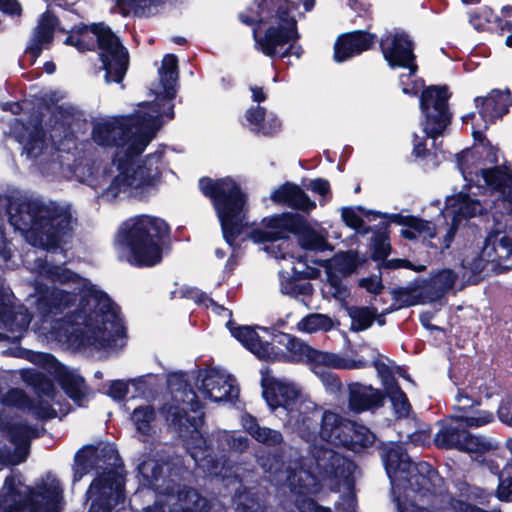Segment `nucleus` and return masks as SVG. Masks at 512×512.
<instances>
[{"label":"nucleus","instance_id":"4c0bfd02","mask_svg":"<svg viewBox=\"0 0 512 512\" xmlns=\"http://www.w3.org/2000/svg\"><path fill=\"white\" fill-rule=\"evenodd\" d=\"M156 414L152 406L145 404L135 408L131 415V420L136 431L144 436L150 435L155 423Z\"/></svg>","mask_w":512,"mask_h":512},{"label":"nucleus","instance_id":"e433bc0d","mask_svg":"<svg viewBox=\"0 0 512 512\" xmlns=\"http://www.w3.org/2000/svg\"><path fill=\"white\" fill-rule=\"evenodd\" d=\"M242 423L247 432L261 443L275 445L282 440V436L278 431L258 426L255 419L250 415L244 416Z\"/></svg>","mask_w":512,"mask_h":512},{"label":"nucleus","instance_id":"4be33fe9","mask_svg":"<svg viewBox=\"0 0 512 512\" xmlns=\"http://www.w3.org/2000/svg\"><path fill=\"white\" fill-rule=\"evenodd\" d=\"M262 334L248 326L230 327L231 334L259 359L273 360L276 353L270 343L271 334L265 328L258 327Z\"/></svg>","mask_w":512,"mask_h":512},{"label":"nucleus","instance_id":"69168bd1","mask_svg":"<svg viewBox=\"0 0 512 512\" xmlns=\"http://www.w3.org/2000/svg\"><path fill=\"white\" fill-rule=\"evenodd\" d=\"M58 158L59 156H56L54 157L53 156V159L51 160V162L48 164V166L46 167V161H45V158H41L40 161H39V165L42 167V170L44 173H57L60 169H62V167L60 166L59 162H58Z\"/></svg>","mask_w":512,"mask_h":512},{"label":"nucleus","instance_id":"a19ab883","mask_svg":"<svg viewBox=\"0 0 512 512\" xmlns=\"http://www.w3.org/2000/svg\"><path fill=\"white\" fill-rule=\"evenodd\" d=\"M280 337V341L283 342L286 346L292 360L298 362H308L314 350L312 347L300 339L291 337L287 334H283Z\"/></svg>","mask_w":512,"mask_h":512},{"label":"nucleus","instance_id":"49530a36","mask_svg":"<svg viewBox=\"0 0 512 512\" xmlns=\"http://www.w3.org/2000/svg\"><path fill=\"white\" fill-rule=\"evenodd\" d=\"M23 378L27 383L36 387L44 395L52 396L54 391L53 384L44 378L41 374L32 371H26L23 375Z\"/></svg>","mask_w":512,"mask_h":512},{"label":"nucleus","instance_id":"412c9836","mask_svg":"<svg viewBox=\"0 0 512 512\" xmlns=\"http://www.w3.org/2000/svg\"><path fill=\"white\" fill-rule=\"evenodd\" d=\"M435 443L442 448H456L471 454H481L492 448V443L473 436L454 424H447L435 436Z\"/></svg>","mask_w":512,"mask_h":512},{"label":"nucleus","instance_id":"a878e982","mask_svg":"<svg viewBox=\"0 0 512 512\" xmlns=\"http://www.w3.org/2000/svg\"><path fill=\"white\" fill-rule=\"evenodd\" d=\"M315 374H321L322 369H361L367 366V361L359 358H343L336 354L313 350L308 362Z\"/></svg>","mask_w":512,"mask_h":512},{"label":"nucleus","instance_id":"09e8293b","mask_svg":"<svg viewBox=\"0 0 512 512\" xmlns=\"http://www.w3.org/2000/svg\"><path fill=\"white\" fill-rule=\"evenodd\" d=\"M362 213L363 210L360 208H344L342 209L341 215L347 226L359 230L363 226Z\"/></svg>","mask_w":512,"mask_h":512},{"label":"nucleus","instance_id":"6e6d98bb","mask_svg":"<svg viewBox=\"0 0 512 512\" xmlns=\"http://www.w3.org/2000/svg\"><path fill=\"white\" fill-rule=\"evenodd\" d=\"M498 417L500 421L512 427V402L509 400L502 401L498 408Z\"/></svg>","mask_w":512,"mask_h":512},{"label":"nucleus","instance_id":"ea45409f","mask_svg":"<svg viewBox=\"0 0 512 512\" xmlns=\"http://www.w3.org/2000/svg\"><path fill=\"white\" fill-rule=\"evenodd\" d=\"M374 440V434L367 427L353 423V429L347 435V444H344L343 447L358 451L373 444Z\"/></svg>","mask_w":512,"mask_h":512},{"label":"nucleus","instance_id":"bf43d9fd","mask_svg":"<svg viewBox=\"0 0 512 512\" xmlns=\"http://www.w3.org/2000/svg\"><path fill=\"white\" fill-rule=\"evenodd\" d=\"M308 188L315 192V193H318L319 195H321L324 199H326L327 195L329 194L330 192V188H329V183L328 181L326 180H323V179H315V180H312L309 185H308Z\"/></svg>","mask_w":512,"mask_h":512},{"label":"nucleus","instance_id":"7c9ffc66","mask_svg":"<svg viewBox=\"0 0 512 512\" xmlns=\"http://www.w3.org/2000/svg\"><path fill=\"white\" fill-rule=\"evenodd\" d=\"M57 26V19L50 12H45L35 28L33 37L28 46V52L37 57L43 48H46L53 39V32Z\"/></svg>","mask_w":512,"mask_h":512},{"label":"nucleus","instance_id":"58836bf2","mask_svg":"<svg viewBox=\"0 0 512 512\" xmlns=\"http://www.w3.org/2000/svg\"><path fill=\"white\" fill-rule=\"evenodd\" d=\"M333 326L334 321L332 318L320 313L309 314L302 318L297 324L298 330L306 333L327 332L331 330Z\"/></svg>","mask_w":512,"mask_h":512},{"label":"nucleus","instance_id":"603ef678","mask_svg":"<svg viewBox=\"0 0 512 512\" xmlns=\"http://www.w3.org/2000/svg\"><path fill=\"white\" fill-rule=\"evenodd\" d=\"M222 437L236 451H242L247 446V439L235 433L223 432Z\"/></svg>","mask_w":512,"mask_h":512},{"label":"nucleus","instance_id":"f257e3e1","mask_svg":"<svg viewBox=\"0 0 512 512\" xmlns=\"http://www.w3.org/2000/svg\"><path fill=\"white\" fill-rule=\"evenodd\" d=\"M177 64L176 56H164L159 69V83L152 89L156 104H141L130 116L104 120L95 125V142L116 147L115 162L119 173L105 192L107 199L144 197L159 182L163 168L162 154H150L142 161L135 157L144 151L160 129V118L173 117L171 101L176 94Z\"/></svg>","mask_w":512,"mask_h":512},{"label":"nucleus","instance_id":"13d9d810","mask_svg":"<svg viewBox=\"0 0 512 512\" xmlns=\"http://www.w3.org/2000/svg\"><path fill=\"white\" fill-rule=\"evenodd\" d=\"M389 268H407L416 272H421L426 269L425 265H413L410 261L405 259H392L386 262Z\"/></svg>","mask_w":512,"mask_h":512},{"label":"nucleus","instance_id":"4468645a","mask_svg":"<svg viewBox=\"0 0 512 512\" xmlns=\"http://www.w3.org/2000/svg\"><path fill=\"white\" fill-rule=\"evenodd\" d=\"M448 92L445 87H429L423 91L420 99L422 122L425 134L430 138L441 135L447 127L450 116L446 102Z\"/></svg>","mask_w":512,"mask_h":512},{"label":"nucleus","instance_id":"37998d69","mask_svg":"<svg viewBox=\"0 0 512 512\" xmlns=\"http://www.w3.org/2000/svg\"><path fill=\"white\" fill-rule=\"evenodd\" d=\"M326 277L327 279L324 286L325 293L330 294L336 300L344 301L349 295L346 285L342 282L340 277L332 271L331 267L327 268Z\"/></svg>","mask_w":512,"mask_h":512},{"label":"nucleus","instance_id":"864d4df0","mask_svg":"<svg viewBox=\"0 0 512 512\" xmlns=\"http://www.w3.org/2000/svg\"><path fill=\"white\" fill-rule=\"evenodd\" d=\"M473 408H475V402L467 394L458 393L454 414L466 413Z\"/></svg>","mask_w":512,"mask_h":512},{"label":"nucleus","instance_id":"b1692460","mask_svg":"<svg viewBox=\"0 0 512 512\" xmlns=\"http://www.w3.org/2000/svg\"><path fill=\"white\" fill-rule=\"evenodd\" d=\"M469 175L472 176V173L469 172ZM470 180L475 181L478 187L499 191L508 202L512 203V175L506 168H481L479 173L475 174V179L470 177Z\"/></svg>","mask_w":512,"mask_h":512},{"label":"nucleus","instance_id":"c9c22d12","mask_svg":"<svg viewBox=\"0 0 512 512\" xmlns=\"http://www.w3.org/2000/svg\"><path fill=\"white\" fill-rule=\"evenodd\" d=\"M494 420V416L491 412L473 408L466 413L453 414L449 424L458 426V430L462 427H481Z\"/></svg>","mask_w":512,"mask_h":512},{"label":"nucleus","instance_id":"aec40b11","mask_svg":"<svg viewBox=\"0 0 512 512\" xmlns=\"http://www.w3.org/2000/svg\"><path fill=\"white\" fill-rule=\"evenodd\" d=\"M36 290V306L41 320V326L38 328L42 334L49 332V329H56V325L60 324L57 321L55 325H52V321L49 319V315L61 312L68 308L74 301L71 292L62 289H48L42 288L41 285L35 287Z\"/></svg>","mask_w":512,"mask_h":512},{"label":"nucleus","instance_id":"20e7f679","mask_svg":"<svg viewBox=\"0 0 512 512\" xmlns=\"http://www.w3.org/2000/svg\"><path fill=\"white\" fill-rule=\"evenodd\" d=\"M194 385L197 392L174 391L171 402L163 406L162 413L168 424L180 434L184 435L186 432L191 434L186 443L188 450L195 462L205 468L206 465L203 462L207 457V449L205 440L198 430L202 420L199 399L218 402L235 398L238 395V387L229 373L218 368L200 370Z\"/></svg>","mask_w":512,"mask_h":512},{"label":"nucleus","instance_id":"5701e85b","mask_svg":"<svg viewBox=\"0 0 512 512\" xmlns=\"http://www.w3.org/2000/svg\"><path fill=\"white\" fill-rule=\"evenodd\" d=\"M14 446L13 452L5 446H0V465H17L25 461L28 454V443L34 431L23 423H13L6 428Z\"/></svg>","mask_w":512,"mask_h":512},{"label":"nucleus","instance_id":"de8ad7c7","mask_svg":"<svg viewBox=\"0 0 512 512\" xmlns=\"http://www.w3.org/2000/svg\"><path fill=\"white\" fill-rule=\"evenodd\" d=\"M511 474L512 464H508L500 476V482L497 490L498 497L501 500H512V477H510Z\"/></svg>","mask_w":512,"mask_h":512},{"label":"nucleus","instance_id":"2eb2a0df","mask_svg":"<svg viewBox=\"0 0 512 512\" xmlns=\"http://www.w3.org/2000/svg\"><path fill=\"white\" fill-rule=\"evenodd\" d=\"M381 48L390 66H400L408 69L407 74L400 76L402 91L406 94H416L420 87L416 83L409 87V85L404 82V77L408 78L414 75L417 69L416 65L413 63L414 55L412 44L408 36L404 33H390L381 40Z\"/></svg>","mask_w":512,"mask_h":512},{"label":"nucleus","instance_id":"f704fd0d","mask_svg":"<svg viewBox=\"0 0 512 512\" xmlns=\"http://www.w3.org/2000/svg\"><path fill=\"white\" fill-rule=\"evenodd\" d=\"M20 143L23 145L26 156L30 159L42 157L46 149L42 131L38 126L24 127V133L20 136Z\"/></svg>","mask_w":512,"mask_h":512},{"label":"nucleus","instance_id":"c85d7f7f","mask_svg":"<svg viewBox=\"0 0 512 512\" xmlns=\"http://www.w3.org/2000/svg\"><path fill=\"white\" fill-rule=\"evenodd\" d=\"M31 317L24 307H19L13 313L7 305V294L3 285L0 283V321L12 332L15 333L13 338L17 339L21 336L31 321Z\"/></svg>","mask_w":512,"mask_h":512},{"label":"nucleus","instance_id":"1a4fd4ad","mask_svg":"<svg viewBox=\"0 0 512 512\" xmlns=\"http://www.w3.org/2000/svg\"><path fill=\"white\" fill-rule=\"evenodd\" d=\"M201 192L212 200L220 221L222 232L228 244L243 227L246 213V197L240 187L231 178L199 180Z\"/></svg>","mask_w":512,"mask_h":512},{"label":"nucleus","instance_id":"dca6fc26","mask_svg":"<svg viewBox=\"0 0 512 512\" xmlns=\"http://www.w3.org/2000/svg\"><path fill=\"white\" fill-rule=\"evenodd\" d=\"M476 113H469L463 116L465 123H472L473 136L480 137L481 131L487 129L488 126L496 119L502 117L508 107L512 104V97L509 92L492 91L484 98L475 99Z\"/></svg>","mask_w":512,"mask_h":512},{"label":"nucleus","instance_id":"72a5a7b5","mask_svg":"<svg viewBox=\"0 0 512 512\" xmlns=\"http://www.w3.org/2000/svg\"><path fill=\"white\" fill-rule=\"evenodd\" d=\"M393 221L405 227L400 231V234L407 239L433 238L436 234L434 225L417 217L395 215Z\"/></svg>","mask_w":512,"mask_h":512},{"label":"nucleus","instance_id":"052dcab7","mask_svg":"<svg viewBox=\"0 0 512 512\" xmlns=\"http://www.w3.org/2000/svg\"><path fill=\"white\" fill-rule=\"evenodd\" d=\"M6 402L8 405L24 407L27 404L25 394L20 390H12L8 393Z\"/></svg>","mask_w":512,"mask_h":512},{"label":"nucleus","instance_id":"8fccbe9b","mask_svg":"<svg viewBox=\"0 0 512 512\" xmlns=\"http://www.w3.org/2000/svg\"><path fill=\"white\" fill-rule=\"evenodd\" d=\"M265 114V110L260 106L247 110L246 119L252 126V129H254L257 132L260 131L261 125H263L262 122L263 119L265 118Z\"/></svg>","mask_w":512,"mask_h":512},{"label":"nucleus","instance_id":"2f4dec72","mask_svg":"<svg viewBox=\"0 0 512 512\" xmlns=\"http://www.w3.org/2000/svg\"><path fill=\"white\" fill-rule=\"evenodd\" d=\"M139 481L143 485L150 486L156 490L160 489L164 484L163 473L167 470V465L164 464L162 458L143 456L137 466Z\"/></svg>","mask_w":512,"mask_h":512},{"label":"nucleus","instance_id":"a211bd4d","mask_svg":"<svg viewBox=\"0 0 512 512\" xmlns=\"http://www.w3.org/2000/svg\"><path fill=\"white\" fill-rule=\"evenodd\" d=\"M485 207L482 203L472 198L469 194L459 192L456 195L448 197L445 209L442 215L445 220L450 219V227L446 231L442 248H448L454 237L456 229L469 218L479 216L483 213Z\"/></svg>","mask_w":512,"mask_h":512},{"label":"nucleus","instance_id":"3c124183","mask_svg":"<svg viewBox=\"0 0 512 512\" xmlns=\"http://www.w3.org/2000/svg\"><path fill=\"white\" fill-rule=\"evenodd\" d=\"M129 384L135 386L137 384V382L135 380L130 381L129 383L121 381V380L112 382V384L110 385V388L108 390V395L111 398H113L114 400L123 399L128 392Z\"/></svg>","mask_w":512,"mask_h":512},{"label":"nucleus","instance_id":"0e129e2a","mask_svg":"<svg viewBox=\"0 0 512 512\" xmlns=\"http://www.w3.org/2000/svg\"><path fill=\"white\" fill-rule=\"evenodd\" d=\"M390 252V244L385 239H379L375 244L374 256L376 259H384Z\"/></svg>","mask_w":512,"mask_h":512},{"label":"nucleus","instance_id":"9d476101","mask_svg":"<svg viewBox=\"0 0 512 512\" xmlns=\"http://www.w3.org/2000/svg\"><path fill=\"white\" fill-rule=\"evenodd\" d=\"M61 493L59 482L54 479L31 493L19 478L11 476L0 491V512H57Z\"/></svg>","mask_w":512,"mask_h":512},{"label":"nucleus","instance_id":"338daca9","mask_svg":"<svg viewBox=\"0 0 512 512\" xmlns=\"http://www.w3.org/2000/svg\"><path fill=\"white\" fill-rule=\"evenodd\" d=\"M261 465L265 471L274 473L276 476V480L281 482L283 481L282 478V471H281V464L278 460H275L273 464L267 465L265 462H261Z\"/></svg>","mask_w":512,"mask_h":512},{"label":"nucleus","instance_id":"393cba45","mask_svg":"<svg viewBox=\"0 0 512 512\" xmlns=\"http://www.w3.org/2000/svg\"><path fill=\"white\" fill-rule=\"evenodd\" d=\"M374 36L355 31L339 37L334 45V59L337 62H343L348 58L369 49L374 43Z\"/></svg>","mask_w":512,"mask_h":512},{"label":"nucleus","instance_id":"423d86ee","mask_svg":"<svg viewBox=\"0 0 512 512\" xmlns=\"http://www.w3.org/2000/svg\"><path fill=\"white\" fill-rule=\"evenodd\" d=\"M9 220L33 246L51 249L65 241L71 228L68 210L40 200L10 202Z\"/></svg>","mask_w":512,"mask_h":512},{"label":"nucleus","instance_id":"bb28decb","mask_svg":"<svg viewBox=\"0 0 512 512\" xmlns=\"http://www.w3.org/2000/svg\"><path fill=\"white\" fill-rule=\"evenodd\" d=\"M373 364L379 377L382 379L386 394L390 398L396 413L399 416H406L410 409L409 403L401 388L391 378L389 367L380 358H376Z\"/></svg>","mask_w":512,"mask_h":512},{"label":"nucleus","instance_id":"774afa93","mask_svg":"<svg viewBox=\"0 0 512 512\" xmlns=\"http://www.w3.org/2000/svg\"><path fill=\"white\" fill-rule=\"evenodd\" d=\"M356 502L352 495L344 499L343 503L337 506L338 512H355Z\"/></svg>","mask_w":512,"mask_h":512},{"label":"nucleus","instance_id":"680f3d73","mask_svg":"<svg viewBox=\"0 0 512 512\" xmlns=\"http://www.w3.org/2000/svg\"><path fill=\"white\" fill-rule=\"evenodd\" d=\"M0 10L10 15H20L22 8L17 0H0Z\"/></svg>","mask_w":512,"mask_h":512},{"label":"nucleus","instance_id":"5fc2aeb1","mask_svg":"<svg viewBox=\"0 0 512 512\" xmlns=\"http://www.w3.org/2000/svg\"><path fill=\"white\" fill-rule=\"evenodd\" d=\"M261 129L259 132L263 134H272L276 132L280 126L281 121L273 114H265V118L262 122Z\"/></svg>","mask_w":512,"mask_h":512},{"label":"nucleus","instance_id":"39448f33","mask_svg":"<svg viewBox=\"0 0 512 512\" xmlns=\"http://www.w3.org/2000/svg\"><path fill=\"white\" fill-rule=\"evenodd\" d=\"M92 469L103 470L91 483L87 495L91 500L88 512H116L124 503V473L117 451L112 446L101 449L87 447L75 456L74 481Z\"/></svg>","mask_w":512,"mask_h":512},{"label":"nucleus","instance_id":"79ce46f5","mask_svg":"<svg viewBox=\"0 0 512 512\" xmlns=\"http://www.w3.org/2000/svg\"><path fill=\"white\" fill-rule=\"evenodd\" d=\"M348 314L351 318V329L353 331H363L373 323L376 311L368 307H350Z\"/></svg>","mask_w":512,"mask_h":512},{"label":"nucleus","instance_id":"6ab92c4d","mask_svg":"<svg viewBox=\"0 0 512 512\" xmlns=\"http://www.w3.org/2000/svg\"><path fill=\"white\" fill-rule=\"evenodd\" d=\"M30 360L53 375L65 393L77 403L82 404L86 396V386L83 378L68 371L50 354L31 353Z\"/></svg>","mask_w":512,"mask_h":512},{"label":"nucleus","instance_id":"4d7b16f0","mask_svg":"<svg viewBox=\"0 0 512 512\" xmlns=\"http://www.w3.org/2000/svg\"><path fill=\"white\" fill-rule=\"evenodd\" d=\"M360 286L365 288L368 292L378 294L382 291L383 285L379 277H369L360 280Z\"/></svg>","mask_w":512,"mask_h":512},{"label":"nucleus","instance_id":"ddd939ff","mask_svg":"<svg viewBox=\"0 0 512 512\" xmlns=\"http://www.w3.org/2000/svg\"><path fill=\"white\" fill-rule=\"evenodd\" d=\"M91 31L97 38L100 59L106 70L105 81L107 83L121 82L128 68L127 51L109 27L103 24H94Z\"/></svg>","mask_w":512,"mask_h":512},{"label":"nucleus","instance_id":"f8f14e48","mask_svg":"<svg viewBox=\"0 0 512 512\" xmlns=\"http://www.w3.org/2000/svg\"><path fill=\"white\" fill-rule=\"evenodd\" d=\"M512 256V217L505 227L491 232L481 245L474 248L462 261L464 268L474 275L481 272H498L512 268L508 260Z\"/></svg>","mask_w":512,"mask_h":512},{"label":"nucleus","instance_id":"7ed1b4c3","mask_svg":"<svg viewBox=\"0 0 512 512\" xmlns=\"http://www.w3.org/2000/svg\"><path fill=\"white\" fill-rule=\"evenodd\" d=\"M54 254L50 259H37L34 269L52 281L75 285L81 295L79 306L63 332L51 331L56 339L67 340L95 350L115 349L124 334V327L116 307L108 296L97 290L88 280L62 266L55 265Z\"/></svg>","mask_w":512,"mask_h":512},{"label":"nucleus","instance_id":"473e14b6","mask_svg":"<svg viewBox=\"0 0 512 512\" xmlns=\"http://www.w3.org/2000/svg\"><path fill=\"white\" fill-rule=\"evenodd\" d=\"M382 403V393L372 386L355 385L350 389L349 405L354 411L379 407Z\"/></svg>","mask_w":512,"mask_h":512},{"label":"nucleus","instance_id":"f03ea898","mask_svg":"<svg viewBox=\"0 0 512 512\" xmlns=\"http://www.w3.org/2000/svg\"><path fill=\"white\" fill-rule=\"evenodd\" d=\"M261 385L263 396L272 410L279 409L277 416L294 428L300 437L312 442L315 467L312 471L286 470L285 482L296 495V505L300 512H330L317 506L308 496L319 491V485L326 476L336 473L342 458L328 446L343 447L353 423L336 413L323 414L319 434L311 433L314 403L292 382L272 377L268 370L262 371Z\"/></svg>","mask_w":512,"mask_h":512},{"label":"nucleus","instance_id":"6e6552de","mask_svg":"<svg viewBox=\"0 0 512 512\" xmlns=\"http://www.w3.org/2000/svg\"><path fill=\"white\" fill-rule=\"evenodd\" d=\"M167 233L164 220L142 215L125 222L119 232V241L128 249L130 263L152 266L161 260L162 239Z\"/></svg>","mask_w":512,"mask_h":512},{"label":"nucleus","instance_id":"c03bdc74","mask_svg":"<svg viewBox=\"0 0 512 512\" xmlns=\"http://www.w3.org/2000/svg\"><path fill=\"white\" fill-rule=\"evenodd\" d=\"M356 266V255L352 252H345L337 254L329 267H331L332 271L335 273H339L344 276L350 274Z\"/></svg>","mask_w":512,"mask_h":512},{"label":"nucleus","instance_id":"cd10ccee","mask_svg":"<svg viewBox=\"0 0 512 512\" xmlns=\"http://www.w3.org/2000/svg\"><path fill=\"white\" fill-rule=\"evenodd\" d=\"M271 198L274 202L287 204L288 206L309 212L316 207V204L297 185L286 183L275 189Z\"/></svg>","mask_w":512,"mask_h":512},{"label":"nucleus","instance_id":"9b49d317","mask_svg":"<svg viewBox=\"0 0 512 512\" xmlns=\"http://www.w3.org/2000/svg\"><path fill=\"white\" fill-rule=\"evenodd\" d=\"M287 232L297 234L299 243L305 249L322 251L329 246L323 229L313 228L302 216L293 213L264 218L262 226L254 229L250 237L254 242L273 241L283 238Z\"/></svg>","mask_w":512,"mask_h":512},{"label":"nucleus","instance_id":"e2e57ef3","mask_svg":"<svg viewBox=\"0 0 512 512\" xmlns=\"http://www.w3.org/2000/svg\"><path fill=\"white\" fill-rule=\"evenodd\" d=\"M484 18L483 21L478 19V14H474L470 17V23L478 30L484 28V24L490 21L492 11L489 8H483L480 12Z\"/></svg>","mask_w":512,"mask_h":512},{"label":"nucleus","instance_id":"f3484780","mask_svg":"<svg viewBox=\"0 0 512 512\" xmlns=\"http://www.w3.org/2000/svg\"><path fill=\"white\" fill-rule=\"evenodd\" d=\"M144 512H208V503L195 490L167 486L159 491L155 504Z\"/></svg>","mask_w":512,"mask_h":512},{"label":"nucleus","instance_id":"c756f323","mask_svg":"<svg viewBox=\"0 0 512 512\" xmlns=\"http://www.w3.org/2000/svg\"><path fill=\"white\" fill-rule=\"evenodd\" d=\"M280 290L283 294L297 297L298 295L309 294L311 292V284L303 278L309 276L305 271L297 269L295 266H291L290 269H286L282 266L280 272Z\"/></svg>","mask_w":512,"mask_h":512},{"label":"nucleus","instance_id":"a18cd8bd","mask_svg":"<svg viewBox=\"0 0 512 512\" xmlns=\"http://www.w3.org/2000/svg\"><path fill=\"white\" fill-rule=\"evenodd\" d=\"M456 274L450 269L439 271L433 278V287L437 292L443 294L449 291L455 284Z\"/></svg>","mask_w":512,"mask_h":512},{"label":"nucleus","instance_id":"0eeeda50","mask_svg":"<svg viewBox=\"0 0 512 512\" xmlns=\"http://www.w3.org/2000/svg\"><path fill=\"white\" fill-rule=\"evenodd\" d=\"M287 0H255L246 12L241 13L242 22L253 25L264 21L269 26L263 37L254 36L258 48L267 56H286L298 39L295 19L289 15Z\"/></svg>","mask_w":512,"mask_h":512}]
</instances>
